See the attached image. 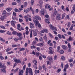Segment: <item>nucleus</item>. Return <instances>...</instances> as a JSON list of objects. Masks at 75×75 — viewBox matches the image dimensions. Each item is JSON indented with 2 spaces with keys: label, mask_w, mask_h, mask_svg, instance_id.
<instances>
[{
  "label": "nucleus",
  "mask_w": 75,
  "mask_h": 75,
  "mask_svg": "<svg viewBox=\"0 0 75 75\" xmlns=\"http://www.w3.org/2000/svg\"><path fill=\"white\" fill-rule=\"evenodd\" d=\"M49 26L50 29H52V30H55V31H57V30L56 27H54V26H52L51 24Z\"/></svg>",
  "instance_id": "nucleus-1"
},
{
  "label": "nucleus",
  "mask_w": 75,
  "mask_h": 75,
  "mask_svg": "<svg viewBox=\"0 0 75 75\" xmlns=\"http://www.w3.org/2000/svg\"><path fill=\"white\" fill-rule=\"evenodd\" d=\"M3 63L1 62H0V68H3L4 69H5L6 68V65L4 64V65H2Z\"/></svg>",
  "instance_id": "nucleus-2"
},
{
  "label": "nucleus",
  "mask_w": 75,
  "mask_h": 75,
  "mask_svg": "<svg viewBox=\"0 0 75 75\" xmlns=\"http://www.w3.org/2000/svg\"><path fill=\"white\" fill-rule=\"evenodd\" d=\"M68 67H69V65L68 64H67L65 67H64V68L63 70V71L64 72H66L67 71V69H68Z\"/></svg>",
  "instance_id": "nucleus-3"
},
{
  "label": "nucleus",
  "mask_w": 75,
  "mask_h": 75,
  "mask_svg": "<svg viewBox=\"0 0 75 75\" xmlns=\"http://www.w3.org/2000/svg\"><path fill=\"white\" fill-rule=\"evenodd\" d=\"M34 19H35L36 20H41V18H40V17L38 16H35Z\"/></svg>",
  "instance_id": "nucleus-4"
},
{
  "label": "nucleus",
  "mask_w": 75,
  "mask_h": 75,
  "mask_svg": "<svg viewBox=\"0 0 75 75\" xmlns=\"http://www.w3.org/2000/svg\"><path fill=\"white\" fill-rule=\"evenodd\" d=\"M29 73L31 75H33V70L30 68H28Z\"/></svg>",
  "instance_id": "nucleus-5"
},
{
  "label": "nucleus",
  "mask_w": 75,
  "mask_h": 75,
  "mask_svg": "<svg viewBox=\"0 0 75 75\" xmlns=\"http://www.w3.org/2000/svg\"><path fill=\"white\" fill-rule=\"evenodd\" d=\"M16 23V21H12L11 22V25L13 26V27H15V24L14 23Z\"/></svg>",
  "instance_id": "nucleus-6"
},
{
  "label": "nucleus",
  "mask_w": 75,
  "mask_h": 75,
  "mask_svg": "<svg viewBox=\"0 0 75 75\" xmlns=\"http://www.w3.org/2000/svg\"><path fill=\"white\" fill-rule=\"evenodd\" d=\"M56 19L57 20H61V16H60V15L59 14H58L57 15L56 17Z\"/></svg>",
  "instance_id": "nucleus-7"
},
{
  "label": "nucleus",
  "mask_w": 75,
  "mask_h": 75,
  "mask_svg": "<svg viewBox=\"0 0 75 75\" xmlns=\"http://www.w3.org/2000/svg\"><path fill=\"white\" fill-rule=\"evenodd\" d=\"M21 69H19V75H23V73L24 72V71L22 69L21 71L20 70Z\"/></svg>",
  "instance_id": "nucleus-8"
},
{
  "label": "nucleus",
  "mask_w": 75,
  "mask_h": 75,
  "mask_svg": "<svg viewBox=\"0 0 75 75\" xmlns=\"http://www.w3.org/2000/svg\"><path fill=\"white\" fill-rule=\"evenodd\" d=\"M40 14L43 15L44 14V9L43 8L40 11Z\"/></svg>",
  "instance_id": "nucleus-9"
},
{
  "label": "nucleus",
  "mask_w": 75,
  "mask_h": 75,
  "mask_svg": "<svg viewBox=\"0 0 75 75\" xmlns=\"http://www.w3.org/2000/svg\"><path fill=\"white\" fill-rule=\"evenodd\" d=\"M20 27H21V25L20 24H18L17 25V28L19 31H21V29H20Z\"/></svg>",
  "instance_id": "nucleus-10"
},
{
  "label": "nucleus",
  "mask_w": 75,
  "mask_h": 75,
  "mask_svg": "<svg viewBox=\"0 0 75 75\" xmlns=\"http://www.w3.org/2000/svg\"><path fill=\"white\" fill-rule=\"evenodd\" d=\"M33 22H34V23H36V24H35L36 25H38V24H39V22L38 21H37L35 19H33Z\"/></svg>",
  "instance_id": "nucleus-11"
},
{
  "label": "nucleus",
  "mask_w": 75,
  "mask_h": 75,
  "mask_svg": "<svg viewBox=\"0 0 75 75\" xmlns=\"http://www.w3.org/2000/svg\"><path fill=\"white\" fill-rule=\"evenodd\" d=\"M30 28H34V25L31 23H30Z\"/></svg>",
  "instance_id": "nucleus-12"
},
{
  "label": "nucleus",
  "mask_w": 75,
  "mask_h": 75,
  "mask_svg": "<svg viewBox=\"0 0 75 75\" xmlns=\"http://www.w3.org/2000/svg\"><path fill=\"white\" fill-rule=\"evenodd\" d=\"M45 8L47 9V8H51V6L49 5V4H46L45 7Z\"/></svg>",
  "instance_id": "nucleus-13"
},
{
  "label": "nucleus",
  "mask_w": 75,
  "mask_h": 75,
  "mask_svg": "<svg viewBox=\"0 0 75 75\" xmlns=\"http://www.w3.org/2000/svg\"><path fill=\"white\" fill-rule=\"evenodd\" d=\"M22 34L21 33L17 32V33L16 34V35L18 37H21V36H22Z\"/></svg>",
  "instance_id": "nucleus-14"
},
{
  "label": "nucleus",
  "mask_w": 75,
  "mask_h": 75,
  "mask_svg": "<svg viewBox=\"0 0 75 75\" xmlns=\"http://www.w3.org/2000/svg\"><path fill=\"white\" fill-rule=\"evenodd\" d=\"M30 9L29 8H28L26 10H24V12H25L26 13H28L30 11Z\"/></svg>",
  "instance_id": "nucleus-15"
},
{
  "label": "nucleus",
  "mask_w": 75,
  "mask_h": 75,
  "mask_svg": "<svg viewBox=\"0 0 75 75\" xmlns=\"http://www.w3.org/2000/svg\"><path fill=\"white\" fill-rule=\"evenodd\" d=\"M6 10L7 11L9 12V11H10L11 10H12V8H7Z\"/></svg>",
  "instance_id": "nucleus-16"
},
{
  "label": "nucleus",
  "mask_w": 75,
  "mask_h": 75,
  "mask_svg": "<svg viewBox=\"0 0 75 75\" xmlns=\"http://www.w3.org/2000/svg\"><path fill=\"white\" fill-rule=\"evenodd\" d=\"M17 32L16 31H13L12 32V34L13 35H16Z\"/></svg>",
  "instance_id": "nucleus-17"
},
{
  "label": "nucleus",
  "mask_w": 75,
  "mask_h": 75,
  "mask_svg": "<svg viewBox=\"0 0 75 75\" xmlns=\"http://www.w3.org/2000/svg\"><path fill=\"white\" fill-rule=\"evenodd\" d=\"M37 43V41H36L35 40L32 43V45H33V46H34V45H35V44H36Z\"/></svg>",
  "instance_id": "nucleus-18"
},
{
  "label": "nucleus",
  "mask_w": 75,
  "mask_h": 75,
  "mask_svg": "<svg viewBox=\"0 0 75 75\" xmlns=\"http://www.w3.org/2000/svg\"><path fill=\"white\" fill-rule=\"evenodd\" d=\"M62 47L63 49H64L65 50V49L67 48V46L65 45H62Z\"/></svg>",
  "instance_id": "nucleus-19"
},
{
  "label": "nucleus",
  "mask_w": 75,
  "mask_h": 75,
  "mask_svg": "<svg viewBox=\"0 0 75 75\" xmlns=\"http://www.w3.org/2000/svg\"><path fill=\"white\" fill-rule=\"evenodd\" d=\"M46 36H47V35H46L45 34V35L43 37V38H44V40H46V41H47V38Z\"/></svg>",
  "instance_id": "nucleus-20"
},
{
  "label": "nucleus",
  "mask_w": 75,
  "mask_h": 75,
  "mask_svg": "<svg viewBox=\"0 0 75 75\" xmlns=\"http://www.w3.org/2000/svg\"><path fill=\"white\" fill-rule=\"evenodd\" d=\"M11 50V48L10 47H8L6 50V52H8L9 51H10Z\"/></svg>",
  "instance_id": "nucleus-21"
},
{
  "label": "nucleus",
  "mask_w": 75,
  "mask_h": 75,
  "mask_svg": "<svg viewBox=\"0 0 75 75\" xmlns=\"http://www.w3.org/2000/svg\"><path fill=\"white\" fill-rule=\"evenodd\" d=\"M57 9L55 8L54 11V14L55 15H56V14H57Z\"/></svg>",
  "instance_id": "nucleus-22"
},
{
  "label": "nucleus",
  "mask_w": 75,
  "mask_h": 75,
  "mask_svg": "<svg viewBox=\"0 0 75 75\" xmlns=\"http://www.w3.org/2000/svg\"><path fill=\"white\" fill-rule=\"evenodd\" d=\"M33 35L34 36H37V32L36 31L33 32Z\"/></svg>",
  "instance_id": "nucleus-23"
},
{
  "label": "nucleus",
  "mask_w": 75,
  "mask_h": 75,
  "mask_svg": "<svg viewBox=\"0 0 75 75\" xmlns=\"http://www.w3.org/2000/svg\"><path fill=\"white\" fill-rule=\"evenodd\" d=\"M28 68L27 67L26 69V74L28 75Z\"/></svg>",
  "instance_id": "nucleus-24"
},
{
  "label": "nucleus",
  "mask_w": 75,
  "mask_h": 75,
  "mask_svg": "<svg viewBox=\"0 0 75 75\" xmlns=\"http://www.w3.org/2000/svg\"><path fill=\"white\" fill-rule=\"evenodd\" d=\"M49 20L47 19H45V21L46 22V23H48V24H50V22H49Z\"/></svg>",
  "instance_id": "nucleus-25"
},
{
  "label": "nucleus",
  "mask_w": 75,
  "mask_h": 75,
  "mask_svg": "<svg viewBox=\"0 0 75 75\" xmlns=\"http://www.w3.org/2000/svg\"><path fill=\"white\" fill-rule=\"evenodd\" d=\"M39 2L41 5H42V4H43V2H42V0H40L39 1Z\"/></svg>",
  "instance_id": "nucleus-26"
},
{
  "label": "nucleus",
  "mask_w": 75,
  "mask_h": 75,
  "mask_svg": "<svg viewBox=\"0 0 75 75\" xmlns=\"http://www.w3.org/2000/svg\"><path fill=\"white\" fill-rule=\"evenodd\" d=\"M24 50H25V48H24V47H22V48H20L19 50V51H24Z\"/></svg>",
  "instance_id": "nucleus-27"
},
{
  "label": "nucleus",
  "mask_w": 75,
  "mask_h": 75,
  "mask_svg": "<svg viewBox=\"0 0 75 75\" xmlns=\"http://www.w3.org/2000/svg\"><path fill=\"white\" fill-rule=\"evenodd\" d=\"M62 9L64 11H65V8H64V6L63 5L62 6Z\"/></svg>",
  "instance_id": "nucleus-28"
},
{
  "label": "nucleus",
  "mask_w": 75,
  "mask_h": 75,
  "mask_svg": "<svg viewBox=\"0 0 75 75\" xmlns=\"http://www.w3.org/2000/svg\"><path fill=\"white\" fill-rule=\"evenodd\" d=\"M6 11H4L3 12V16H6Z\"/></svg>",
  "instance_id": "nucleus-29"
},
{
  "label": "nucleus",
  "mask_w": 75,
  "mask_h": 75,
  "mask_svg": "<svg viewBox=\"0 0 75 75\" xmlns=\"http://www.w3.org/2000/svg\"><path fill=\"white\" fill-rule=\"evenodd\" d=\"M14 11H15V12H20V11L17 8H15L14 9Z\"/></svg>",
  "instance_id": "nucleus-30"
},
{
  "label": "nucleus",
  "mask_w": 75,
  "mask_h": 75,
  "mask_svg": "<svg viewBox=\"0 0 75 75\" xmlns=\"http://www.w3.org/2000/svg\"><path fill=\"white\" fill-rule=\"evenodd\" d=\"M74 24H72L71 26V27L70 28V30H72L73 28H74Z\"/></svg>",
  "instance_id": "nucleus-31"
},
{
  "label": "nucleus",
  "mask_w": 75,
  "mask_h": 75,
  "mask_svg": "<svg viewBox=\"0 0 75 75\" xmlns=\"http://www.w3.org/2000/svg\"><path fill=\"white\" fill-rule=\"evenodd\" d=\"M1 72H4V73H6V71L4 69H1Z\"/></svg>",
  "instance_id": "nucleus-32"
},
{
  "label": "nucleus",
  "mask_w": 75,
  "mask_h": 75,
  "mask_svg": "<svg viewBox=\"0 0 75 75\" xmlns=\"http://www.w3.org/2000/svg\"><path fill=\"white\" fill-rule=\"evenodd\" d=\"M48 59H49V61H51L52 60V57H47Z\"/></svg>",
  "instance_id": "nucleus-33"
},
{
  "label": "nucleus",
  "mask_w": 75,
  "mask_h": 75,
  "mask_svg": "<svg viewBox=\"0 0 75 75\" xmlns=\"http://www.w3.org/2000/svg\"><path fill=\"white\" fill-rule=\"evenodd\" d=\"M58 37L60 39H61L62 38V37H61V34H59L57 35Z\"/></svg>",
  "instance_id": "nucleus-34"
},
{
  "label": "nucleus",
  "mask_w": 75,
  "mask_h": 75,
  "mask_svg": "<svg viewBox=\"0 0 75 75\" xmlns=\"http://www.w3.org/2000/svg\"><path fill=\"white\" fill-rule=\"evenodd\" d=\"M12 53H14V52L11 51V52H7V54H12Z\"/></svg>",
  "instance_id": "nucleus-35"
},
{
  "label": "nucleus",
  "mask_w": 75,
  "mask_h": 75,
  "mask_svg": "<svg viewBox=\"0 0 75 75\" xmlns=\"http://www.w3.org/2000/svg\"><path fill=\"white\" fill-rule=\"evenodd\" d=\"M25 33L26 35H28V34H29V31H28V30L25 31Z\"/></svg>",
  "instance_id": "nucleus-36"
},
{
  "label": "nucleus",
  "mask_w": 75,
  "mask_h": 75,
  "mask_svg": "<svg viewBox=\"0 0 75 75\" xmlns=\"http://www.w3.org/2000/svg\"><path fill=\"white\" fill-rule=\"evenodd\" d=\"M53 52L52 50H50L49 51V53L50 54H53Z\"/></svg>",
  "instance_id": "nucleus-37"
},
{
  "label": "nucleus",
  "mask_w": 75,
  "mask_h": 75,
  "mask_svg": "<svg viewBox=\"0 0 75 75\" xmlns=\"http://www.w3.org/2000/svg\"><path fill=\"white\" fill-rule=\"evenodd\" d=\"M18 46V45H12V47H17Z\"/></svg>",
  "instance_id": "nucleus-38"
},
{
  "label": "nucleus",
  "mask_w": 75,
  "mask_h": 75,
  "mask_svg": "<svg viewBox=\"0 0 75 75\" xmlns=\"http://www.w3.org/2000/svg\"><path fill=\"white\" fill-rule=\"evenodd\" d=\"M65 14L64 13V14H62V19H63L64 18V17H65Z\"/></svg>",
  "instance_id": "nucleus-39"
},
{
  "label": "nucleus",
  "mask_w": 75,
  "mask_h": 75,
  "mask_svg": "<svg viewBox=\"0 0 75 75\" xmlns=\"http://www.w3.org/2000/svg\"><path fill=\"white\" fill-rule=\"evenodd\" d=\"M61 59H62V60H63V61L65 60V57L64 56L62 57H61Z\"/></svg>",
  "instance_id": "nucleus-40"
},
{
  "label": "nucleus",
  "mask_w": 75,
  "mask_h": 75,
  "mask_svg": "<svg viewBox=\"0 0 75 75\" xmlns=\"http://www.w3.org/2000/svg\"><path fill=\"white\" fill-rule=\"evenodd\" d=\"M68 46L69 49H70L71 48V45H70V44H69V43H68Z\"/></svg>",
  "instance_id": "nucleus-41"
},
{
  "label": "nucleus",
  "mask_w": 75,
  "mask_h": 75,
  "mask_svg": "<svg viewBox=\"0 0 75 75\" xmlns=\"http://www.w3.org/2000/svg\"><path fill=\"white\" fill-rule=\"evenodd\" d=\"M42 67H43V69H44L45 71H46L47 70V69H46V67H45V66L44 65Z\"/></svg>",
  "instance_id": "nucleus-42"
},
{
  "label": "nucleus",
  "mask_w": 75,
  "mask_h": 75,
  "mask_svg": "<svg viewBox=\"0 0 75 75\" xmlns=\"http://www.w3.org/2000/svg\"><path fill=\"white\" fill-rule=\"evenodd\" d=\"M30 4L31 5H33V4H34V0H31Z\"/></svg>",
  "instance_id": "nucleus-43"
},
{
  "label": "nucleus",
  "mask_w": 75,
  "mask_h": 75,
  "mask_svg": "<svg viewBox=\"0 0 75 75\" xmlns=\"http://www.w3.org/2000/svg\"><path fill=\"white\" fill-rule=\"evenodd\" d=\"M32 37H33V33L32 32V31H31L30 34V38H32Z\"/></svg>",
  "instance_id": "nucleus-44"
},
{
  "label": "nucleus",
  "mask_w": 75,
  "mask_h": 75,
  "mask_svg": "<svg viewBox=\"0 0 75 75\" xmlns=\"http://www.w3.org/2000/svg\"><path fill=\"white\" fill-rule=\"evenodd\" d=\"M6 34H8V35H11V32L8 31L7 32Z\"/></svg>",
  "instance_id": "nucleus-45"
},
{
  "label": "nucleus",
  "mask_w": 75,
  "mask_h": 75,
  "mask_svg": "<svg viewBox=\"0 0 75 75\" xmlns=\"http://www.w3.org/2000/svg\"><path fill=\"white\" fill-rule=\"evenodd\" d=\"M59 49H60V46H58L57 49V52H59Z\"/></svg>",
  "instance_id": "nucleus-46"
},
{
  "label": "nucleus",
  "mask_w": 75,
  "mask_h": 75,
  "mask_svg": "<svg viewBox=\"0 0 75 75\" xmlns=\"http://www.w3.org/2000/svg\"><path fill=\"white\" fill-rule=\"evenodd\" d=\"M23 37L22 36L19 37L18 38V40H21L23 39Z\"/></svg>",
  "instance_id": "nucleus-47"
},
{
  "label": "nucleus",
  "mask_w": 75,
  "mask_h": 75,
  "mask_svg": "<svg viewBox=\"0 0 75 75\" xmlns=\"http://www.w3.org/2000/svg\"><path fill=\"white\" fill-rule=\"evenodd\" d=\"M13 39L15 41H16V42H17V41L18 40V39H17L16 38H13Z\"/></svg>",
  "instance_id": "nucleus-48"
},
{
  "label": "nucleus",
  "mask_w": 75,
  "mask_h": 75,
  "mask_svg": "<svg viewBox=\"0 0 75 75\" xmlns=\"http://www.w3.org/2000/svg\"><path fill=\"white\" fill-rule=\"evenodd\" d=\"M16 16V13L15 12H13V16H14L15 17V16Z\"/></svg>",
  "instance_id": "nucleus-49"
},
{
  "label": "nucleus",
  "mask_w": 75,
  "mask_h": 75,
  "mask_svg": "<svg viewBox=\"0 0 75 75\" xmlns=\"http://www.w3.org/2000/svg\"><path fill=\"white\" fill-rule=\"evenodd\" d=\"M72 8H73V10L75 11V4L73 5V6Z\"/></svg>",
  "instance_id": "nucleus-50"
},
{
  "label": "nucleus",
  "mask_w": 75,
  "mask_h": 75,
  "mask_svg": "<svg viewBox=\"0 0 75 75\" xmlns=\"http://www.w3.org/2000/svg\"><path fill=\"white\" fill-rule=\"evenodd\" d=\"M75 10H71V14H74V12H75Z\"/></svg>",
  "instance_id": "nucleus-51"
},
{
  "label": "nucleus",
  "mask_w": 75,
  "mask_h": 75,
  "mask_svg": "<svg viewBox=\"0 0 75 75\" xmlns=\"http://www.w3.org/2000/svg\"><path fill=\"white\" fill-rule=\"evenodd\" d=\"M0 33H5V31L4 30H0Z\"/></svg>",
  "instance_id": "nucleus-52"
},
{
  "label": "nucleus",
  "mask_w": 75,
  "mask_h": 75,
  "mask_svg": "<svg viewBox=\"0 0 75 75\" xmlns=\"http://www.w3.org/2000/svg\"><path fill=\"white\" fill-rule=\"evenodd\" d=\"M28 17H31V16H30L29 15H28L27 16H25L24 18L25 19V18H28Z\"/></svg>",
  "instance_id": "nucleus-53"
},
{
  "label": "nucleus",
  "mask_w": 75,
  "mask_h": 75,
  "mask_svg": "<svg viewBox=\"0 0 75 75\" xmlns=\"http://www.w3.org/2000/svg\"><path fill=\"white\" fill-rule=\"evenodd\" d=\"M67 26H68L69 27L71 26V23L70 22H68L67 25Z\"/></svg>",
  "instance_id": "nucleus-54"
},
{
  "label": "nucleus",
  "mask_w": 75,
  "mask_h": 75,
  "mask_svg": "<svg viewBox=\"0 0 75 75\" xmlns=\"http://www.w3.org/2000/svg\"><path fill=\"white\" fill-rule=\"evenodd\" d=\"M0 27H1V28H3V29H4H4H5L6 28H5V27L3 25L1 26Z\"/></svg>",
  "instance_id": "nucleus-55"
},
{
  "label": "nucleus",
  "mask_w": 75,
  "mask_h": 75,
  "mask_svg": "<svg viewBox=\"0 0 75 75\" xmlns=\"http://www.w3.org/2000/svg\"><path fill=\"white\" fill-rule=\"evenodd\" d=\"M59 52H60V54H62L64 53V51H63V50H60L59 51Z\"/></svg>",
  "instance_id": "nucleus-56"
},
{
  "label": "nucleus",
  "mask_w": 75,
  "mask_h": 75,
  "mask_svg": "<svg viewBox=\"0 0 75 75\" xmlns=\"http://www.w3.org/2000/svg\"><path fill=\"white\" fill-rule=\"evenodd\" d=\"M69 41H72V38L71 37V36H70L69 37Z\"/></svg>",
  "instance_id": "nucleus-57"
},
{
  "label": "nucleus",
  "mask_w": 75,
  "mask_h": 75,
  "mask_svg": "<svg viewBox=\"0 0 75 75\" xmlns=\"http://www.w3.org/2000/svg\"><path fill=\"white\" fill-rule=\"evenodd\" d=\"M30 48H31V49H33V48H34L35 49L36 48V47L31 46L30 47Z\"/></svg>",
  "instance_id": "nucleus-58"
},
{
  "label": "nucleus",
  "mask_w": 75,
  "mask_h": 75,
  "mask_svg": "<svg viewBox=\"0 0 75 75\" xmlns=\"http://www.w3.org/2000/svg\"><path fill=\"white\" fill-rule=\"evenodd\" d=\"M66 18H67V19H69V15H67L66 16Z\"/></svg>",
  "instance_id": "nucleus-59"
},
{
  "label": "nucleus",
  "mask_w": 75,
  "mask_h": 75,
  "mask_svg": "<svg viewBox=\"0 0 75 75\" xmlns=\"http://www.w3.org/2000/svg\"><path fill=\"white\" fill-rule=\"evenodd\" d=\"M0 40H1V41H3L4 42H5V40H4V39H3L1 38H0Z\"/></svg>",
  "instance_id": "nucleus-60"
},
{
  "label": "nucleus",
  "mask_w": 75,
  "mask_h": 75,
  "mask_svg": "<svg viewBox=\"0 0 75 75\" xmlns=\"http://www.w3.org/2000/svg\"><path fill=\"white\" fill-rule=\"evenodd\" d=\"M14 62H16V63H17L18 62V59H14Z\"/></svg>",
  "instance_id": "nucleus-61"
},
{
  "label": "nucleus",
  "mask_w": 75,
  "mask_h": 75,
  "mask_svg": "<svg viewBox=\"0 0 75 75\" xmlns=\"http://www.w3.org/2000/svg\"><path fill=\"white\" fill-rule=\"evenodd\" d=\"M12 5L14 6V5H16L17 4V3H16V2H13L12 3Z\"/></svg>",
  "instance_id": "nucleus-62"
},
{
  "label": "nucleus",
  "mask_w": 75,
  "mask_h": 75,
  "mask_svg": "<svg viewBox=\"0 0 75 75\" xmlns=\"http://www.w3.org/2000/svg\"><path fill=\"white\" fill-rule=\"evenodd\" d=\"M44 45V43H40V47H42Z\"/></svg>",
  "instance_id": "nucleus-63"
},
{
  "label": "nucleus",
  "mask_w": 75,
  "mask_h": 75,
  "mask_svg": "<svg viewBox=\"0 0 75 75\" xmlns=\"http://www.w3.org/2000/svg\"><path fill=\"white\" fill-rule=\"evenodd\" d=\"M66 9L67 11H69V8H68V7H66Z\"/></svg>",
  "instance_id": "nucleus-64"
}]
</instances>
